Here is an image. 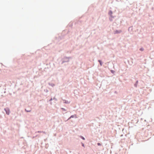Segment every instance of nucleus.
<instances>
[{"mask_svg":"<svg viewBox=\"0 0 154 154\" xmlns=\"http://www.w3.org/2000/svg\"><path fill=\"white\" fill-rule=\"evenodd\" d=\"M5 111H6V113L7 114V115H9V113H10V110H9V109H5Z\"/></svg>","mask_w":154,"mask_h":154,"instance_id":"1","label":"nucleus"},{"mask_svg":"<svg viewBox=\"0 0 154 154\" xmlns=\"http://www.w3.org/2000/svg\"><path fill=\"white\" fill-rule=\"evenodd\" d=\"M140 50L141 51H143V50H144V49H143V48H140Z\"/></svg>","mask_w":154,"mask_h":154,"instance_id":"2","label":"nucleus"},{"mask_svg":"<svg viewBox=\"0 0 154 154\" xmlns=\"http://www.w3.org/2000/svg\"><path fill=\"white\" fill-rule=\"evenodd\" d=\"M98 61L100 62V65L101 66L102 65V63H101V61L100 60H99Z\"/></svg>","mask_w":154,"mask_h":154,"instance_id":"3","label":"nucleus"},{"mask_svg":"<svg viewBox=\"0 0 154 154\" xmlns=\"http://www.w3.org/2000/svg\"><path fill=\"white\" fill-rule=\"evenodd\" d=\"M31 110H26V109H25V111H26V112H30L31 111Z\"/></svg>","mask_w":154,"mask_h":154,"instance_id":"4","label":"nucleus"},{"mask_svg":"<svg viewBox=\"0 0 154 154\" xmlns=\"http://www.w3.org/2000/svg\"><path fill=\"white\" fill-rule=\"evenodd\" d=\"M81 138L83 140H85V138L81 136Z\"/></svg>","mask_w":154,"mask_h":154,"instance_id":"5","label":"nucleus"},{"mask_svg":"<svg viewBox=\"0 0 154 154\" xmlns=\"http://www.w3.org/2000/svg\"><path fill=\"white\" fill-rule=\"evenodd\" d=\"M97 144L98 146H101V144L99 143H98Z\"/></svg>","mask_w":154,"mask_h":154,"instance_id":"6","label":"nucleus"},{"mask_svg":"<svg viewBox=\"0 0 154 154\" xmlns=\"http://www.w3.org/2000/svg\"><path fill=\"white\" fill-rule=\"evenodd\" d=\"M62 109L64 111H66V109L64 108H62Z\"/></svg>","mask_w":154,"mask_h":154,"instance_id":"7","label":"nucleus"},{"mask_svg":"<svg viewBox=\"0 0 154 154\" xmlns=\"http://www.w3.org/2000/svg\"><path fill=\"white\" fill-rule=\"evenodd\" d=\"M72 117L73 118V116H72L70 118H72Z\"/></svg>","mask_w":154,"mask_h":154,"instance_id":"8","label":"nucleus"},{"mask_svg":"<svg viewBox=\"0 0 154 154\" xmlns=\"http://www.w3.org/2000/svg\"><path fill=\"white\" fill-rule=\"evenodd\" d=\"M110 14H112V12L111 11H110Z\"/></svg>","mask_w":154,"mask_h":154,"instance_id":"9","label":"nucleus"},{"mask_svg":"<svg viewBox=\"0 0 154 154\" xmlns=\"http://www.w3.org/2000/svg\"><path fill=\"white\" fill-rule=\"evenodd\" d=\"M82 146H84V144H83H83H82Z\"/></svg>","mask_w":154,"mask_h":154,"instance_id":"10","label":"nucleus"}]
</instances>
